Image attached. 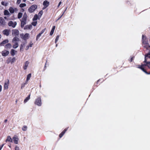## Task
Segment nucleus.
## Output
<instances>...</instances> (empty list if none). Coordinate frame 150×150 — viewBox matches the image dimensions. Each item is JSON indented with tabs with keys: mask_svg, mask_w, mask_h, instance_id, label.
Listing matches in <instances>:
<instances>
[{
	"mask_svg": "<svg viewBox=\"0 0 150 150\" xmlns=\"http://www.w3.org/2000/svg\"><path fill=\"white\" fill-rule=\"evenodd\" d=\"M100 79H99L97 81V82L96 83H95V84H94V86H96V87H97L98 86V82L100 81Z\"/></svg>",
	"mask_w": 150,
	"mask_h": 150,
	"instance_id": "nucleus-41",
	"label": "nucleus"
},
{
	"mask_svg": "<svg viewBox=\"0 0 150 150\" xmlns=\"http://www.w3.org/2000/svg\"><path fill=\"white\" fill-rule=\"evenodd\" d=\"M1 4L2 5H3V6H7V3L5 4V2L4 1H2L1 2Z\"/></svg>",
	"mask_w": 150,
	"mask_h": 150,
	"instance_id": "nucleus-40",
	"label": "nucleus"
},
{
	"mask_svg": "<svg viewBox=\"0 0 150 150\" xmlns=\"http://www.w3.org/2000/svg\"><path fill=\"white\" fill-rule=\"evenodd\" d=\"M68 127L66 128L64 130L59 134V137L61 138L64 134L65 132L67 131Z\"/></svg>",
	"mask_w": 150,
	"mask_h": 150,
	"instance_id": "nucleus-15",
	"label": "nucleus"
},
{
	"mask_svg": "<svg viewBox=\"0 0 150 150\" xmlns=\"http://www.w3.org/2000/svg\"><path fill=\"white\" fill-rule=\"evenodd\" d=\"M15 60H16L15 58L14 57L12 59H9L8 62H7V63H11V64H13V63L14 62Z\"/></svg>",
	"mask_w": 150,
	"mask_h": 150,
	"instance_id": "nucleus-18",
	"label": "nucleus"
},
{
	"mask_svg": "<svg viewBox=\"0 0 150 150\" xmlns=\"http://www.w3.org/2000/svg\"><path fill=\"white\" fill-rule=\"evenodd\" d=\"M42 34H41L40 33L39 34H38L36 37V40L37 41H38L39 39V38L41 36Z\"/></svg>",
	"mask_w": 150,
	"mask_h": 150,
	"instance_id": "nucleus-34",
	"label": "nucleus"
},
{
	"mask_svg": "<svg viewBox=\"0 0 150 150\" xmlns=\"http://www.w3.org/2000/svg\"><path fill=\"white\" fill-rule=\"evenodd\" d=\"M37 21H34L32 22V24L34 26H35L37 25Z\"/></svg>",
	"mask_w": 150,
	"mask_h": 150,
	"instance_id": "nucleus-39",
	"label": "nucleus"
},
{
	"mask_svg": "<svg viewBox=\"0 0 150 150\" xmlns=\"http://www.w3.org/2000/svg\"><path fill=\"white\" fill-rule=\"evenodd\" d=\"M8 40L7 39H6L3 40L0 43V46H4V45L8 43Z\"/></svg>",
	"mask_w": 150,
	"mask_h": 150,
	"instance_id": "nucleus-12",
	"label": "nucleus"
},
{
	"mask_svg": "<svg viewBox=\"0 0 150 150\" xmlns=\"http://www.w3.org/2000/svg\"><path fill=\"white\" fill-rule=\"evenodd\" d=\"M144 64L141 65H138L137 67L141 69L147 74H150V53H148L145 56V60Z\"/></svg>",
	"mask_w": 150,
	"mask_h": 150,
	"instance_id": "nucleus-1",
	"label": "nucleus"
},
{
	"mask_svg": "<svg viewBox=\"0 0 150 150\" xmlns=\"http://www.w3.org/2000/svg\"><path fill=\"white\" fill-rule=\"evenodd\" d=\"M4 18L5 19H6V16H5V17H4Z\"/></svg>",
	"mask_w": 150,
	"mask_h": 150,
	"instance_id": "nucleus-63",
	"label": "nucleus"
},
{
	"mask_svg": "<svg viewBox=\"0 0 150 150\" xmlns=\"http://www.w3.org/2000/svg\"><path fill=\"white\" fill-rule=\"evenodd\" d=\"M9 53V51L6 50H4L2 52L1 54L3 56L6 57L7 56Z\"/></svg>",
	"mask_w": 150,
	"mask_h": 150,
	"instance_id": "nucleus-10",
	"label": "nucleus"
},
{
	"mask_svg": "<svg viewBox=\"0 0 150 150\" xmlns=\"http://www.w3.org/2000/svg\"><path fill=\"white\" fill-rule=\"evenodd\" d=\"M26 0H23V1L24 2H25Z\"/></svg>",
	"mask_w": 150,
	"mask_h": 150,
	"instance_id": "nucleus-59",
	"label": "nucleus"
},
{
	"mask_svg": "<svg viewBox=\"0 0 150 150\" xmlns=\"http://www.w3.org/2000/svg\"><path fill=\"white\" fill-rule=\"evenodd\" d=\"M4 47L6 49H10L12 47V45L10 43H8Z\"/></svg>",
	"mask_w": 150,
	"mask_h": 150,
	"instance_id": "nucleus-16",
	"label": "nucleus"
},
{
	"mask_svg": "<svg viewBox=\"0 0 150 150\" xmlns=\"http://www.w3.org/2000/svg\"><path fill=\"white\" fill-rule=\"evenodd\" d=\"M12 140V139L11 138V137L9 136H8L7 137V138L5 140V142H13Z\"/></svg>",
	"mask_w": 150,
	"mask_h": 150,
	"instance_id": "nucleus-17",
	"label": "nucleus"
},
{
	"mask_svg": "<svg viewBox=\"0 0 150 150\" xmlns=\"http://www.w3.org/2000/svg\"><path fill=\"white\" fill-rule=\"evenodd\" d=\"M29 64V62L28 61H26L25 62V65L23 67V69L24 70H25L26 69L27 67L28 66V64Z\"/></svg>",
	"mask_w": 150,
	"mask_h": 150,
	"instance_id": "nucleus-28",
	"label": "nucleus"
},
{
	"mask_svg": "<svg viewBox=\"0 0 150 150\" xmlns=\"http://www.w3.org/2000/svg\"><path fill=\"white\" fill-rule=\"evenodd\" d=\"M35 104L38 106H41V105L42 101L41 97H39L36 99L35 102Z\"/></svg>",
	"mask_w": 150,
	"mask_h": 150,
	"instance_id": "nucleus-2",
	"label": "nucleus"
},
{
	"mask_svg": "<svg viewBox=\"0 0 150 150\" xmlns=\"http://www.w3.org/2000/svg\"><path fill=\"white\" fill-rule=\"evenodd\" d=\"M32 27L31 25H26L24 28V29H30Z\"/></svg>",
	"mask_w": 150,
	"mask_h": 150,
	"instance_id": "nucleus-31",
	"label": "nucleus"
},
{
	"mask_svg": "<svg viewBox=\"0 0 150 150\" xmlns=\"http://www.w3.org/2000/svg\"><path fill=\"white\" fill-rule=\"evenodd\" d=\"M12 35L13 36H18L19 34V31L18 30L13 29L12 31Z\"/></svg>",
	"mask_w": 150,
	"mask_h": 150,
	"instance_id": "nucleus-6",
	"label": "nucleus"
},
{
	"mask_svg": "<svg viewBox=\"0 0 150 150\" xmlns=\"http://www.w3.org/2000/svg\"><path fill=\"white\" fill-rule=\"evenodd\" d=\"M142 43L143 44L148 43V40H147L146 37L144 35H142Z\"/></svg>",
	"mask_w": 150,
	"mask_h": 150,
	"instance_id": "nucleus-8",
	"label": "nucleus"
},
{
	"mask_svg": "<svg viewBox=\"0 0 150 150\" xmlns=\"http://www.w3.org/2000/svg\"><path fill=\"white\" fill-rule=\"evenodd\" d=\"M27 127L26 126H24L22 128V129L23 131H26L27 130Z\"/></svg>",
	"mask_w": 150,
	"mask_h": 150,
	"instance_id": "nucleus-36",
	"label": "nucleus"
},
{
	"mask_svg": "<svg viewBox=\"0 0 150 150\" xmlns=\"http://www.w3.org/2000/svg\"><path fill=\"white\" fill-rule=\"evenodd\" d=\"M9 11L11 13H13L14 12V10L13 8L11 7L9 8Z\"/></svg>",
	"mask_w": 150,
	"mask_h": 150,
	"instance_id": "nucleus-26",
	"label": "nucleus"
},
{
	"mask_svg": "<svg viewBox=\"0 0 150 150\" xmlns=\"http://www.w3.org/2000/svg\"><path fill=\"white\" fill-rule=\"evenodd\" d=\"M59 35H57L56 38H55V43H56L57 41H58V39H59Z\"/></svg>",
	"mask_w": 150,
	"mask_h": 150,
	"instance_id": "nucleus-42",
	"label": "nucleus"
},
{
	"mask_svg": "<svg viewBox=\"0 0 150 150\" xmlns=\"http://www.w3.org/2000/svg\"><path fill=\"white\" fill-rule=\"evenodd\" d=\"M17 101H18V100H16V103H17Z\"/></svg>",
	"mask_w": 150,
	"mask_h": 150,
	"instance_id": "nucleus-61",
	"label": "nucleus"
},
{
	"mask_svg": "<svg viewBox=\"0 0 150 150\" xmlns=\"http://www.w3.org/2000/svg\"><path fill=\"white\" fill-rule=\"evenodd\" d=\"M9 83V81L8 79H7V80L5 81L4 84V88L5 89H7L8 88V86Z\"/></svg>",
	"mask_w": 150,
	"mask_h": 150,
	"instance_id": "nucleus-11",
	"label": "nucleus"
},
{
	"mask_svg": "<svg viewBox=\"0 0 150 150\" xmlns=\"http://www.w3.org/2000/svg\"><path fill=\"white\" fill-rule=\"evenodd\" d=\"M143 47L146 50L149 51V53H150V46L149 45L148 43L144 44Z\"/></svg>",
	"mask_w": 150,
	"mask_h": 150,
	"instance_id": "nucleus-9",
	"label": "nucleus"
},
{
	"mask_svg": "<svg viewBox=\"0 0 150 150\" xmlns=\"http://www.w3.org/2000/svg\"><path fill=\"white\" fill-rule=\"evenodd\" d=\"M6 23L3 18L1 17H0V25L4 26L5 25Z\"/></svg>",
	"mask_w": 150,
	"mask_h": 150,
	"instance_id": "nucleus-7",
	"label": "nucleus"
},
{
	"mask_svg": "<svg viewBox=\"0 0 150 150\" xmlns=\"http://www.w3.org/2000/svg\"><path fill=\"white\" fill-rule=\"evenodd\" d=\"M20 36L21 38L24 40H26L28 39L29 37V35L28 33H26L24 35L23 33L20 34Z\"/></svg>",
	"mask_w": 150,
	"mask_h": 150,
	"instance_id": "nucleus-4",
	"label": "nucleus"
},
{
	"mask_svg": "<svg viewBox=\"0 0 150 150\" xmlns=\"http://www.w3.org/2000/svg\"><path fill=\"white\" fill-rule=\"evenodd\" d=\"M18 46V44L17 42H16L13 45V47L14 48H16Z\"/></svg>",
	"mask_w": 150,
	"mask_h": 150,
	"instance_id": "nucleus-27",
	"label": "nucleus"
},
{
	"mask_svg": "<svg viewBox=\"0 0 150 150\" xmlns=\"http://www.w3.org/2000/svg\"><path fill=\"white\" fill-rule=\"evenodd\" d=\"M27 83H28V81H27V80H26V82H25V83H24L25 84H25H27Z\"/></svg>",
	"mask_w": 150,
	"mask_h": 150,
	"instance_id": "nucleus-56",
	"label": "nucleus"
},
{
	"mask_svg": "<svg viewBox=\"0 0 150 150\" xmlns=\"http://www.w3.org/2000/svg\"><path fill=\"white\" fill-rule=\"evenodd\" d=\"M8 146L10 148H11V144H10V145H8Z\"/></svg>",
	"mask_w": 150,
	"mask_h": 150,
	"instance_id": "nucleus-57",
	"label": "nucleus"
},
{
	"mask_svg": "<svg viewBox=\"0 0 150 150\" xmlns=\"http://www.w3.org/2000/svg\"><path fill=\"white\" fill-rule=\"evenodd\" d=\"M134 56L131 57V58L129 61L130 62H132L134 58Z\"/></svg>",
	"mask_w": 150,
	"mask_h": 150,
	"instance_id": "nucleus-38",
	"label": "nucleus"
},
{
	"mask_svg": "<svg viewBox=\"0 0 150 150\" xmlns=\"http://www.w3.org/2000/svg\"><path fill=\"white\" fill-rule=\"evenodd\" d=\"M15 150H19V149L18 147L16 146L15 148Z\"/></svg>",
	"mask_w": 150,
	"mask_h": 150,
	"instance_id": "nucleus-49",
	"label": "nucleus"
},
{
	"mask_svg": "<svg viewBox=\"0 0 150 150\" xmlns=\"http://www.w3.org/2000/svg\"><path fill=\"white\" fill-rule=\"evenodd\" d=\"M26 21L22 20L21 23V27L22 28H23L24 25L26 24Z\"/></svg>",
	"mask_w": 150,
	"mask_h": 150,
	"instance_id": "nucleus-19",
	"label": "nucleus"
},
{
	"mask_svg": "<svg viewBox=\"0 0 150 150\" xmlns=\"http://www.w3.org/2000/svg\"><path fill=\"white\" fill-rule=\"evenodd\" d=\"M55 26H53L52 28V29L50 33V35H52L53 34L54 30L55 29Z\"/></svg>",
	"mask_w": 150,
	"mask_h": 150,
	"instance_id": "nucleus-21",
	"label": "nucleus"
},
{
	"mask_svg": "<svg viewBox=\"0 0 150 150\" xmlns=\"http://www.w3.org/2000/svg\"><path fill=\"white\" fill-rule=\"evenodd\" d=\"M47 7H46V6H44V7H43V8H42V9L43 10H44V9H45Z\"/></svg>",
	"mask_w": 150,
	"mask_h": 150,
	"instance_id": "nucleus-53",
	"label": "nucleus"
},
{
	"mask_svg": "<svg viewBox=\"0 0 150 150\" xmlns=\"http://www.w3.org/2000/svg\"><path fill=\"white\" fill-rule=\"evenodd\" d=\"M33 45V43L32 44H31V43L29 44L28 45L27 47V50H28V49L29 47H32V45Z\"/></svg>",
	"mask_w": 150,
	"mask_h": 150,
	"instance_id": "nucleus-43",
	"label": "nucleus"
},
{
	"mask_svg": "<svg viewBox=\"0 0 150 150\" xmlns=\"http://www.w3.org/2000/svg\"><path fill=\"white\" fill-rule=\"evenodd\" d=\"M4 145V144H2L0 145V150H1Z\"/></svg>",
	"mask_w": 150,
	"mask_h": 150,
	"instance_id": "nucleus-47",
	"label": "nucleus"
},
{
	"mask_svg": "<svg viewBox=\"0 0 150 150\" xmlns=\"http://www.w3.org/2000/svg\"><path fill=\"white\" fill-rule=\"evenodd\" d=\"M42 14H43V11H42L41 10L39 12V13L38 14V15L39 16L41 17V16H42Z\"/></svg>",
	"mask_w": 150,
	"mask_h": 150,
	"instance_id": "nucleus-37",
	"label": "nucleus"
},
{
	"mask_svg": "<svg viewBox=\"0 0 150 150\" xmlns=\"http://www.w3.org/2000/svg\"><path fill=\"white\" fill-rule=\"evenodd\" d=\"M1 35L0 34V39H1Z\"/></svg>",
	"mask_w": 150,
	"mask_h": 150,
	"instance_id": "nucleus-60",
	"label": "nucleus"
},
{
	"mask_svg": "<svg viewBox=\"0 0 150 150\" xmlns=\"http://www.w3.org/2000/svg\"><path fill=\"white\" fill-rule=\"evenodd\" d=\"M46 63L45 64V67H44V70H45V69L46 68Z\"/></svg>",
	"mask_w": 150,
	"mask_h": 150,
	"instance_id": "nucleus-55",
	"label": "nucleus"
},
{
	"mask_svg": "<svg viewBox=\"0 0 150 150\" xmlns=\"http://www.w3.org/2000/svg\"><path fill=\"white\" fill-rule=\"evenodd\" d=\"M40 88H41V84H40Z\"/></svg>",
	"mask_w": 150,
	"mask_h": 150,
	"instance_id": "nucleus-62",
	"label": "nucleus"
},
{
	"mask_svg": "<svg viewBox=\"0 0 150 150\" xmlns=\"http://www.w3.org/2000/svg\"><path fill=\"white\" fill-rule=\"evenodd\" d=\"M21 0H17L16 3L17 4H20L21 2Z\"/></svg>",
	"mask_w": 150,
	"mask_h": 150,
	"instance_id": "nucleus-46",
	"label": "nucleus"
},
{
	"mask_svg": "<svg viewBox=\"0 0 150 150\" xmlns=\"http://www.w3.org/2000/svg\"><path fill=\"white\" fill-rule=\"evenodd\" d=\"M4 15H8L10 14V13L7 10H5L4 11Z\"/></svg>",
	"mask_w": 150,
	"mask_h": 150,
	"instance_id": "nucleus-29",
	"label": "nucleus"
},
{
	"mask_svg": "<svg viewBox=\"0 0 150 150\" xmlns=\"http://www.w3.org/2000/svg\"><path fill=\"white\" fill-rule=\"evenodd\" d=\"M27 18V15L26 13H25L24 14L22 20L26 21Z\"/></svg>",
	"mask_w": 150,
	"mask_h": 150,
	"instance_id": "nucleus-23",
	"label": "nucleus"
},
{
	"mask_svg": "<svg viewBox=\"0 0 150 150\" xmlns=\"http://www.w3.org/2000/svg\"><path fill=\"white\" fill-rule=\"evenodd\" d=\"M21 10H22V11H21L22 12H23L24 11V9H23V8H22Z\"/></svg>",
	"mask_w": 150,
	"mask_h": 150,
	"instance_id": "nucleus-58",
	"label": "nucleus"
},
{
	"mask_svg": "<svg viewBox=\"0 0 150 150\" xmlns=\"http://www.w3.org/2000/svg\"><path fill=\"white\" fill-rule=\"evenodd\" d=\"M25 84L24 83L22 84L21 86V88L22 89L25 86Z\"/></svg>",
	"mask_w": 150,
	"mask_h": 150,
	"instance_id": "nucleus-45",
	"label": "nucleus"
},
{
	"mask_svg": "<svg viewBox=\"0 0 150 150\" xmlns=\"http://www.w3.org/2000/svg\"><path fill=\"white\" fill-rule=\"evenodd\" d=\"M62 3L61 1H60L58 4V7Z\"/></svg>",
	"mask_w": 150,
	"mask_h": 150,
	"instance_id": "nucleus-50",
	"label": "nucleus"
},
{
	"mask_svg": "<svg viewBox=\"0 0 150 150\" xmlns=\"http://www.w3.org/2000/svg\"><path fill=\"white\" fill-rule=\"evenodd\" d=\"M30 98V94L28 95L24 100V103H26Z\"/></svg>",
	"mask_w": 150,
	"mask_h": 150,
	"instance_id": "nucleus-22",
	"label": "nucleus"
},
{
	"mask_svg": "<svg viewBox=\"0 0 150 150\" xmlns=\"http://www.w3.org/2000/svg\"><path fill=\"white\" fill-rule=\"evenodd\" d=\"M22 15H23V14L22 13H18V18L19 19L20 18L22 17Z\"/></svg>",
	"mask_w": 150,
	"mask_h": 150,
	"instance_id": "nucleus-33",
	"label": "nucleus"
},
{
	"mask_svg": "<svg viewBox=\"0 0 150 150\" xmlns=\"http://www.w3.org/2000/svg\"><path fill=\"white\" fill-rule=\"evenodd\" d=\"M32 0V1H34V0Z\"/></svg>",
	"mask_w": 150,
	"mask_h": 150,
	"instance_id": "nucleus-64",
	"label": "nucleus"
},
{
	"mask_svg": "<svg viewBox=\"0 0 150 150\" xmlns=\"http://www.w3.org/2000/svg\"><path fill=\"white\" fill-rule=\"evenodd\" d=\"M22 47H23V45H21V46H20V50H21V49L22 48Z\"/></svg>",
	"mask_w": 150,
	"mask_h": 150,
	"instance_id": "nucleus-52",
	"label": "nucleus"
},
{
	"mask_svg": "<svg viewBox=\"0 0 150 150\" xmlns=\"http://www.w3.org/2000/svg\"><path fill=\"white\" fill-rule=\"evenodd\" d=\"M16 24L17 23L16 21L13 22L12 21H10L8 23V25L9 26L12 27L13 28L16 27Z\"/></svg>",
	"mask_w": 150,
	"mask_h": 150,
	"instance_id": "nucleus-5",
	"label": "nucleus"
},
{
	"mask_svg": "<svg viewBox=\"0 0 150 150\" xmlns=\"http://www.w3.org/2000/svg\"><path fill=\"white\" fill-rule=\"evenodd\" d=\"M13 140L14 143L16 144H18V139L17 136H14L13 138Z\"/></svg>",
	"mask_w": 150,
	"mask_h": 150,
	"instance_id": "nucleus-13",
	"label": "nucleus"
},
{
	"mask_svg": "<svg viewBox=\"0 0 150 150\" xmlns=\"http://www.w3.org/2000/svg\"><path fill=\"white\" fill-rule=\"evenodd\" d=\"M16 51H15L13 49H12L11 50L10 53L11 55L12 56H13L15 54V52H16Z\"/></svg>",
	"mask_w": 150,
	"mask_h": 150,
	"instance_id": "nucleus-25",
	"label": "nucleus"
},
{
	"mask_svg": "<svg viewBox=\"0 0 150 150\" xmlns=\"http://www.w3.org/2000/svg\"><path fill=\"white\" fill-rule=\"evenodd\" d=\"M49 2L45 0L43 2V5L44 6H45L47 7L49 5Z\"/></svg>",
	"mask_w": 150,
	"mask_h": 150,
	"instance_id": "nucleus-20",
	"label": "nucleus"
},
{
	"mask_svg": "<svg viewBox=\"0 0 150 150\" xmlns=\"http://www.w3.org/2000/svg\"><path fill=\"white\" fill-rule=\"evenodd\" d=\"M19 39L17 37L15 36L12 40V42H16L17 41H19Z\"/></svg>",
	"mask_w": 150,
	"mask_h": 150,
	"instance_id": "nucleus-24",
	"label": "nucleus"
},
{
	"mask_svg": "<svg viewBox=\"0 0 150 150\" xmlns=\"http://www.w3.org/2000/svg\"><path fill=\"white\" fill-rule=\"evenodd\" d=\"M2 90V86L1 85H0V92Z\"/></svg>",
	"mask_w": 150,
	"mask_h": 150,
	"instance_id": "nucleus-51",
	"label": "nucleus"
},
{
	"mask_svg": "<svg viewBox=\"0 0 150 150\" xmlns=\"http://www.w3.org/2000/svg\"><path fill=\"white\" fill-rule=\"evenodd\" d=\"M31 74L30 73L28 74L27 76V81H28L30 79L31 77Z\"/></svg>",
	"mask_w": 150,
	"mask_h": 150,
	"instance_id": "nucleus-32",
	"label": "nucleus"
},
{
	"mask_svg": "<svg viewBox=\"0 0 150 150\" xmlns=\"http://www.w3.org/2000/svg\"><path fill=\"white\" fill-rule=\"evenodd\" d=\"M7 120L6 119V120H4V122L5 123H6V122H7Z\"/></svg>",
	"mask_w": 150,
	"mask_h": 150,
	"instance_id": "nucleus-54",
	"label": "nucleus"
},
{
	"mask_svg": "<svg viewBox=\"0 0 150 150\" xmlns=\"http://www.w3.org/2000/svg\"><path fill=\"white\" fill-rule=\"evenodd\" d=\"M46 29V28H44V29H43L41 31V32H40V33L42 34L45 31Z\"/></svg>",
	"mask_w": 150,
	"mask_h": 150,
	"instance_id": "nucleus-44",
	"label": "nucleus"
},
{
	"mask_svg": "<svg viewBox=\"0 0 150 150\" xmlns=\"http://www.w3.org/2000/svg\"><path fill=\"white\" fill-rule=\"evenodd\" d=\"M64 14V13H63L62 15H61V16H60L58 18V19L57 20V21L59 20V19H60L62 17V16H63V15Z\"/></svg>",
	"mask_w": 150,
	"mask_h": 150,
	"instance_id": "nucleus-48",
	"label": "nucleus"
},
{
	"mask_svg": "<svg viewBox=\"0 0 150 150\" xmlns=\"http://www.w3.org/2000/svg\"><path fill=\"white\" fill-rule=\"evenodd\" d=\"M38 16L36 14H35L33 18V21H36L38 19Z\"/></svg>",
	"mask_w": 150,
	"mask_h": 150,
	"instance_id": "nucleus-30",
	"label": "nucleus"
},
{
	"mask_svg": "<svg viewBox=\"0 0 150 150\" xmlns=\"http://www.w3.org/2000/svg\"><path fill=\"white\" fill-rule=\"evenodd\" d=\"M26 4L25 3H22L20 4L19 6L22 8L26 6Z\"/></svg>",
	"mask_w": 150,
	"mask_h": 150,
	"instance_id": "nucleus-35",
	"label": "nucleus"
},
{
	"mask_svg": "<svg viewBox=\"0 0 150 150\" xmlns=\"http://www.w3.org/2000/svg\"><path fill=\"white\" fill-rule=\"evenodd\" d=\"M37 8V5H33L30 6L28 9V11L30 13H32L35 11Z\"/></svg>",
	"mask_w": 150,
	"mask_h": 150,
	"instance_id": "nucleus-3",
	"label": "nucleus"
},
{
	"mask_svg": "<svg viewBox=\"0 0 150 150\" xmlns=\"http://www.w3.org/2000/svg\"><path fill=\"white\" fill-rule=\"evenodd\" d=\"M10 30L8 29H5L3 31V34L6 36H8L9 35Z\"/></svg>",
	"mask_w": 150,
	"mask_h": 150,
	"instance_id": "nucleus-14",
	"label": "nucleus"
}]
</instances>
